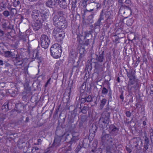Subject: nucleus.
Here are the masks:
<instances>
[{"label": "nucleus", "mask_w": 153, "mask_h": 153, "mask_svg": "<svg viewBox=\"0 0 153 153\" xmlns=\"http://www.w3.org/2000/svg\"><path fill=\"white\" fill-rule=\"evenodd\" d=\"M31 16L34 22L32 26L33 29L36 31L42 27L43 22L47 21L48 13L47 12H42L38 10H34L32 12Z\"/></svg>", "instance_id": "1"}, {"label": "nucleus", "mask_w": 153, "mask_h": 153, "mask_svg": "<svg viewBox=\"0 0 153 153\" xmlns=\"http://www.w3.org/2000/svg\"><path fill=\"white\" fill-rule=\"evenodd\" d=\"M104 51H103L101 53H99V55L96 54V59L91 57V63H90V68H92V63H95L94 67L97 72L99 73L103 70V66L105 64V58L104 56Z\"/></svg>", "instance_id": "2"}, {"label": "nucleus", "mask_w": 153, "mask_h": 153, "mask_svg": "<svg viewBox=\"0 0 153 153\" xmlns=\"http://www.w3.org/2000/svg\"><path fill=\"white\" fill-rule=\"evenodd\" d=\"M55 134L56 135L55 137L53 142L49 148V149H52V150H55L61 144V141L64 137L65 138V140H66L68 139V137L70 136L68 133L63 134L62 130H56Z\"/></svg>", "instance_id": "3"}, {"label": "nucleus", "mask_w": 153, "mask_h": 153, "mask_svg": "<svg viewBox=\"0 0 153 153\" xmlns=\"http://www.w3.org/2000/svg\"><path fill=\"white\" fill-rule=\"evenodd\" d=\"M104 9H102L100 13L99 18L97 21L94 25H90V28L92 33L94 32L96 34L100 31V25L101 24V21L104 19Z\"/></svg>", "instance_id": "4"}, {"label": "nucleus", "mask_w": 153, "mask_h": 153, "mask_svg": "<svg viewBox=\"0 0 153 153\" xmlns=\"http://www.w3.org/2000/svg\"><path fill=\"white\" fill-rule=\"evenodd\" d=\"M50 51L51 55L55 58H58L61 56L62 50L61 46L57 43L53 45L51 47Z\"/></svg>", "instance_id": "5"}, {"label": "nucleus", "mask_w": 153, "mask_h": 153, "mask_svg": "<svg viewBox=\"0 0 153 153\" xmlns=\"http://www.w3.org/2000/svg\"><path fill=\"white\" fill-rule=\"evenodd\" d=\"M100 138L102 143L105 144L104 146L107 144L111 145L114 143L111 135L109 133H107L105 130L102 131Z\"/></svg>", "instance_id": "6"}, {"label": "nucleus", "mask_w": 153, "mask_h": 153, "mask_svg": "<svg viewBox=\"0 0 153 153\" xmlns=\"http://www.w3.org/2000/svg\"><path fill=\"white\" fill-rule=\"evenodd\" d=\"M29 80L27 79L26 83H25V91L22 93V99L25 101L27 102L29 100L30 97L32 95L31 88L29 86L28 82Z\"/></svg>", "instance_id": "7"}, {"label": "nucleus", "mask_w": 153, "mask_h": 153, "mask_svg": "<svg viewBox=\"0 0 153 153\" xmlns=\"http://www.w3.org/2000/svg\"><path fill=\"white\" fill-rule=\"evenodd\" d=\"M53 35L57 41L61 42L65 36V33L62 30L56 27L54 29L53 32Z\"/></svg>", "instance_id": "8"}, {"label": "nucleus", "mask_w": 153, "mask_h": 153, "mask_svg": "<svg viewBox=\"0 0 153 153\" xmlns=\"http://www.w3.org/2000/svg\"><path fill=\"white\" fill-rule=\"evenodd\" d=\"M116 149V143L114 142L111 145L107 144L104 146L101 149L100 153H114Z\"/></svg>", "instance_id": "9"}, {"label": "nucleus", "mask_w": 153, "mask_h": 153, "mask_svg": "<svg viewBox=\"0 0 153 153\" xmlns=\"http://www.w3.org/2000/svg\"><path fill=\"white\" fill-rule=\"evenodd\" d=\"M50 42L48 36L45 34L42 35L40 38V43L41 46L45 49L47 48Z\"/></svg>", "instance_id": "10"}, {"label": "nucleus", "mask_w": 153, "mask_h": 153, "mask_svg": "<svg viewBox=\"0 0 153 153\" xmlns=\"http://www.w3.org/2000/svg\"><path fill=\"white\" fill-rule=\"evenodd\" d=\"M79 99L81 104H84L90 102L92 101L93 99L91 96L87 93L82 95H80Z\"/></svg>", "instance_id": "11"}, {"label": "nucleus", "mask_w": 153, "mask_h": 153, "mask_svg": "<svg viewBox=\"0 0 153 153\" xmlns=\"http://www.w3.org/2000/svg\"><path fill=\"white\" fill-rule=\"evenodd\" d=\"M119 11L121 13H123L124 16H126V18H127L128 16L131 14V10L128 5H122L120 7Z\"/></svg>", "instance_id": "12"}, {"label": "nucleus", "mask_w": 153, "mask_h": 153, "mask_svg": "<svg viewBox=\"0 0 153 153\" xmlns=\"http://www.w3.org/2000/svg\"><path fill=\"white\" fill-rule=\"evenodd\" d=\"M109 133L112 136H115L117 135L119 131V128L118 127L116 126L114 124L109 125V128H107Z\"/></svg>", "instance_id": "13"}, {"label": "nucleus", "mask_w": 153, "mask_h": 153, "mask_svg": "<svg viewBox=\"0 0 153 153\" xmlns=\"http://www.w3.org/2000/svg\"><path fill=\"white\" fill-rule=\"evenodd\" d=\"M105 15L106 18L105 22L109 26L113 23V12L112 10L107 11L105 13Z\"/></svg>", "instance_id": "14"}, {"label": "nucleus", "mask_w": 153, "mask_h": 153, "mask_svg": "<svg viewBox=\"0 0 153 153\" xmlns=\"http://www.w3.org/2000/svg\"><path fill=\"white\" fill-rule=\"evenodd\" d=\"M12 60L13 62L14 65L21 66H22V65L24 61L23 59L21 58L19 55L18 56L16 55V57H13Z\"/></svg>", "instance_id": "15"}, {"label": "nucleus", "mask_w": 153, "mask_h": 153, "mask_svg": "<svg viewBox=\"0 0 153 153\" xmlns=\"http://www.w3.org/2000/svg\"><path fill=\"white\" fill-rule=\"evenodd\" d=\"M134 138L136 139V140L133 142L134 146L137 149L139 150L142 146V141L139 137H135Z\"/></svg>", "instance_id": "16"}, {"label": "nucleus", "mask_w": 153, "mask_h": 153, "mask_svg": "<svg viewBox=\"0 0 153 153\" xmlns=\"http://www.w3.org/2000/svg\"><path fill=\"white\" fill-rule=\"evenodd\" d=\"M79 139V137H76L72 136V137L71 138V140L69 142V144L70 145L68 146L69 148L67 150V151L68 152V153H70L69 152V151H71L72 149V146L74 144H75V143Z\"/></svg>", "instance_id": "17"}, {"label": "nucleus", "mask_w": 153, "mask_h": 153, "mask_svg": "<svg viewBox=\"0 0 153 153\" xmlns=\"http://www.w3.org/2000/svg\"><path fill=\"white\" fill-rule=\"evenodd\" d=\"M64 19V18H62L61 17H58L57 16H54L53 19V25L56 26V27H57Z\"/></svg>", "instance_id": "18"}, {"label": "nucleus", "mask_w": 153, "mask_h": 153, "mask_svg": "<svg viewBox=\"0 0 153 153\" xmlns=\"http://www.w3.org/2000/svg\"><path fill=\"white\" fill-rule=\"evenodd\" d=\"M80 107L79 108V112H81L83 114H85L89 110V107L88 105H85L84 104H81L80 102Z\"/></svg>", "instance_id": "19"}, {"label": "nucleus", "mask_w": 153, "mask_h": 153, "mask_svg": "<svg viewBox=\"0 0 153 153\" xmlns=\"http://www.w3.org/2000/svg\"><path fill=\"white\" fill-rule=\"evenodd\" d=\"M111 113L107 111H104L102 114L100 118L109 123Z\"/></svg>", "instance_id": "20"}, {"label": "nucleus", "mask_w": 153, "mask_h": 153, "mask_svg": "<svg viewBox=\"0 0 153 153\" xmlns=\"http://www.w3.org/2000/svg\"><path fill=\"white\" fill-rule=\"evenodd\" d=\"M109 123L104 120L100 118L98 123V126L100 128L103 129L107 126Z\"/></svg>", "instance_id": "21"}, {"label": "nucleus", "mask_w": 153, "mask_h": 153, "mask_svg": "<svg viewBox=\"0 0 153 153\" xmlns=\"http://www.w3.org/2000/svg\"><path fill=\"white\" fill-rule=\"evenodd\" d=\"M59 0H48L45 3L46 6L50 8H52L57 3Z\"/></svg>", "instance_id": "22"}, {"label": "nucleus", "mask_w": 153, "mask_h": 153, "mask_svg": "<svg viewBox=\"0 0 153 153\" xmlns=\"http://www.w3.org/2000/svg\"><path fill=\"white\" fill-rule=\"evenodd\" d=\"M105 83L107 85V88L105 87H103L102 88L101 93L103 95H106L108 94V91L109 92L110 89L109 88H109H111L110 84L108 81L105 80Z\"/></svg>", "instance_id": "23"}, {"label": "nucleus", "mask_w": 153, "mask_h": 153, "mask_svg": "<svg viewBox=\"0 0 153 153\" xmlns=\"http://www.w3.org/2000/svg\"><path fill=\"white\" fill-rule=\"evenodd\" d=\"M24 106L21 103H19L16 105L15 110L18 113H22L24 111Z\"/></svg>", "instance_id": "24"}, {"label": "nucleus", "mask_w": 153, "mask_h": 153, "mask_svg": "<svg viewBox=\"0 0 153 153\" xmlns=\"http://www.w3.org/2000/svg\"><path fill=\"white\" fill-rule=\"evenodd\" d=\"M58 4L62 9H65L67 8V4L66 0H59Z\"/></svg>", "instance_id": "25"}, {"label": "nucleus", "mask_w": 153, "mask_h": 153, "mask_svg": "<svg viewBox=\"0 0 153 153\" xmlns=\"http://www.w3.org/2000/svg\"><path fill=\"white\" fill-rule=\"evenodd\" d=\"M88 88L86 87V84L83 83L80 88V95H82L87 93Z\"/></svg>", "instance_id": "26"}, {"label": "nucleus", "mask_w": 153, "mask_h": 153, "mask_svg": "<svg viewBox=\"0 0 153 153\" xmlns=\"http://www.w3.org/2000/svg\"><path fill=\"white\" fill-rule=\"evenodd\" d=\"M11 103L9 101H7L2 106V109H5V111H7L8 110L11 109V108L10 107V105H11Z\"/></svg>", "instance_id": "27"}, {"label": "nucleus", "mask_w": 153, "mask_h": 153, "mask_svg": "<svg viewBox=\"0 0 153 153\" xmlns=\"http://www.w3.org/2000/svg\"><path fill=\"white\" fill-rule=\"evenodd\" d=\"M28 67H27L26 66L24 67V74L25 76V83H26L27 79H28L29 80V81L28 82V84H29L30 81V78L29 77V75L28 73Z\"/></svg>", "instance_id": "28"}, {"label": "nucleus", "mask_w": 153, "mask_h": 153, "mask_svg": "<svg viewBox=\"0 0 153 153\" xmlns=\"http://www.w3.org/2000/svg\"><path fill=\"white\" fill-rule=\"evenodd\" d=\"M135 70L133 69H130L129 71H127L126 74L128 78L135 77Z\"/></svg>", "instance_id": "29"}, {"label": "nucleus", "mask_w": 153, "mask_h": 153, "mask_svg": "<svg viewBox=\"0 0 153 153\" xmlns=\"http://www.w3.org/2000/svg\"><path fill=\"white\" fill-rule=\"evenodd\" d=\"M90 141L88 139H85L83 140L80 143L81 144L84 148H88L89 147L90 145Z\"/></svg>", "instance_id": "30"}, {"label": "nucleus", "mask_w": 153, "mask_h": 153, "mask_svg": "<svg viewBox=\"0 0 153 153\" xmlns=\"http://www.w3.org/2000/svg\"><path fill=\"white\" fill-rule=\"evenodd\" d=\"M81 64L77 63V65L73 66L71 70L72 73L74 72L75 73L77 74L79 71V69L81 66Z\"/></svg>", "instance_id": "31"}, {"label": "nucleus", "mask_w": 153, "mask_h": 153, "mask_svg": "<svg viewBox=\"0 0 153 153\" xmlns=\"http://www.w3.org/2000/svg\"><path fill=\"white\" fill-rule=\"evenodd\" d=\"M59 24L57 27L60 28L61 29H65L67 27V24L65 20V19H63V20Z\"/></svg>", "instance_id": "32"}, {"label": "nucleus", "mask_w": 153, "mask_h": 153, "mask_svg": "<svg viewBox=\"0 0 153 153\" xmlns=\"http://www.w3.org/2000/svg\"><path fill=\"white\" fill-rule=\"evenodd\" d=\"M77 124V122H76L75 123H74L68 124L67 126L69 130L70 131H74L75 130Z\"/></svg>", "instance_id": "33"}, {"label": "nucleus", "mask_w": 153, "mask_h": 153, "mask_svg": "<svg viewBox=\"0 0 153 153\" xmlns=\"http://www.w3.org/2000/svg\"><path fill=\"white\" fill-rule=\"evenodd\" d=\"M26 145V144L25 142L20 141L18 142L17 146L19 149H22L24 148Z\"/></svg>", "instance_id": "34"}, {"label": "nucleus", "mask_w": 153, "mask_h": 153, "mask_svg": "<svg viewBox=\"0 0 153 153\" xmlns=\"http://www.w3.org/2000/svg\"><path fill=\"white\" fill-rule=\"evenodd\" d=\"M70 92H69V94L68 95H64L63 97L62 100L65 103H68L70 100V97H69V94Z\"/></svg>", "instance_id": "35"}, {"label": "nucleus", "mask_w": 153, "mask_h": 153, "mask_svg": "<svg viewBox=\"0 0 153 153\" xmlns=\"http://www.w3.org/2000/svg\"><path fill=\"white\" fill-rule=\"evenodd\" d=\"M107 101V100L105 98H103L100 101V108L102 109L105 104Z\"/></svg>", "instance_id": "36"}, {"label": "nucleus", "mask_w": 153, "mask_h": 153, "mask_svg": "<svg viewBox=\"0 0 153 153\" xmlns=\"http://www.w3.org/2000/svg\"><path fill=\"white\" fill-rule=\"evenodd\" d=\"M13 4V6L15 7H20L21 6L20 2L19 0H13V1L12 2V4Z\"/></svg>", "instance_id": "37"}, {"label": "nucleus", "mask_w": 153, "mask_h": 153, "mask_svg": "<svg viewBox=\"0 0 153 153\" xmlns=\"http://www.w3.org/2000/svg\"><path fill=\"white\" fill-rule=\"evenodd\" d=\"M85 56V55L84 54H79V60L77 63H79L81 64L82 62L84 60Z\"/></svg>", "instance_id": "38"}, {"label": "nucleus", "mask_w": 153, "mask_h": 153, "mask_svg": "<svg viewBox=\"0 0 153 153\" xmlns=\"http://www.w3.org/2000/svg\"><path fill=\"white\" fill-rule=\"evenodd\" d=\"M134 19L133 18H130L128 19L126 22V24L128 26L132 25L134 21Z\"/></svg>", "instance_id": "39"}, {"label": "nucleus", "mask_w": 153, "mask_h": 153, "mask_svg": "<svg viewBox=\"0 0 153 153\" xmlns=\"http://www.w3.org/2000/svg\"><path fill=\"white\" fill-rule=\"evenodd\" d=\"M129 80L128 81L129 85H133L135 83L136 81L135 80V77L129 78Z\"/></svg>", "instance_id": "40"}, {"label": "nucleus", "mask_w": 153, "mask_h": 153, "mask_svg": "<svg viewBox=\"0 0 153 153\" xmlns=\"http://www.w3.org/2000/svg\"><path fill=\"white\" fill-rule=\"evenodd\" d=\"M8 92L11 96L13 97H14L17 94V92L16 91L12 90H9Z\"/></svg>", "instance_id": "41"}, {"label": "nucleus", "mask_w": 153, "mask_h": 153, "mask_svg": "<svg viewBox=\"0 0 153 153\" xmlns=\"http://www.w3.org/2000/svg\"><path fill=\"white\" fill-rule=\"evenodd\" d=\"M113 109L111 108V107L109 105V102H108L104 111H107L108 112H111V111Z\"/></svg>", "instance_id": "42"}, {"label": "nucleus", "mask_w": 153, "mask_h": 153, "mask_svg": "<svg viewBox=\"0 0 153 153\" xmlns=\"http://www.w3.org/2000/svg\"><path fill=\"white\" fill-rule=\"evenodd\" d=\"M86 52L85 48L83 46H81L80 47L79 49V54L85 55Z\"/></svg>", "instance_id": "43"}, {"label": "nucleus", "mask_w": 153, "mask_h": 153, "mask_svg": "<svg viewBox=\"0 0 153 153\" xmlns=\"http://www.w3.org/2000/svg\"><path fill=\"white\" fill-rule=\"evenodd\" d=\"M17 10L15 8H11L10 13V14L13 16L17 13Z\"/></svg>", "instance_id": "44"}, {"label": "nucleus", "mask_w": 153, "mask_h": 153, "mask_svg": "<svg viewBox=\"0 0 153 153\" xmlns=\"http://www.w3.org/2000/svg\"><path fill=\"white\" fill-rule=\"evenodd\" d=\"M109 92L108 96V102H111L112 101V91L111 88H109Z\"/></svg>", "instance_id": "45"}, {"label": "nucleus", "mask_w": 153, "mask_h": 153, "mask_svg": "<svg viewBox=\"0 0 153 153\" xmlns=\"http://www.w3.org/2000/svg\"><path fill=\"white\" fill-rule=\"evenodd\" d=\"M77 0H72V9L73 8L74 9L76 7V4L77 2Z\"/></svg>", "instance_id": "46"}, {"label": "nucleus", "mask_w": 153, "mask_h": 153, "mask_svg": "<svg viewBox=\"0 0 153 153\" xmlns=\"http://www.w3.org/2000/svg\"><path fill=\"white\" fill-rule=\"evenodd\" d=\"M91 33H92L91 31H90L89 32H86L85 33V37H84V39H87V37H88L89 36H91V38L92 37V35L91 34Z\"/></svg>", "instance_id": "47"}, {"label": "nucleus", "mask_w": 153, "mask_h": 153, "mask_svg": "<svg viewBox=\"0 0 153 153\" xmlns=\"http://www.w3.org/2000/svg\"><path fill=\"white\" fill-rule=\"evenodd\" d=\"M39 149L36 146H34L32 148V151L31 152L32 153H37V152H37V151H39Z\"/></svg>", "instance_id": "48"}, {"label": "nucleus", "mask_w": 153, "mask_h": 153, "mask_svg": "<svg viewBox=\"0 0 153 153\" xmlns=\"http://www.w3.org/2000/svg\"><path fill=\"white\" fill-rule=\"evenodd\" d=\"M14 25H13L10 24L9 25L7 26V30H10L11 31H13L14 32L15 30L14 29Z\"/></svg>", "instance_id": "49"}, {"label": "nucleus", "mask_w": 153, "mask_h": 153, "mask_svg": "<svg viewBox=\"0 0 153 153\" xmlns=\"http://www.w3.org/2000/svg\"><path fill=\"white\" fill-rule=\"evenodd\" d=\"M63 12L62 11L59 10L58 11L57 14L55 15L54 16H57L58 17H62V18H64L63 16Z\"/></svg>", "instance_id": "50"}, {"label": "nucleus", "mask_w": 153, "mask_h": 153, "mask_svg": "<svg viewBox=\"0 0 153 153\" xmlns=\"http://www.w3.org/2000/svg\"><path fill=\"white\" fill-rule=\"evenodd\" d=\"M11 52L10 51H7L5 53V57H10L12 56Z\"/></svg>", "instance_id": "51"}, {"label": "nucleus", "mask_w": 153, "mask_h": 153, "mask_svg": "<svg viewBox=\"0 0 153 153\" xmlns=\"http://www.w3.org/2000/svg\"><path fill=\"white\" fill-rule=\"evenodd\" d=\"M83 147L81 144V143H79V144L78 145L75 149V151L77 152H78L81 149V148Z\"/></svg>", "instance_id": "52"}, {"label": "nucleus", "mask_w": 153, "mask_h": 153, "mask_svg": "<svg viewBox=\"0 0 153 153\" xmlns=\"http://www.w3.org/2000/svg\"><path fill=\"white\" fill-rule=\"evenodd\" d=\"M75 57V56H69V62H74V61Z\"/></svg>", "instance_id": "53"}, {"label": "nucleus", "mask_w": 153, "mask_h": 153, "mask_svg": "<svg viewBox=\"0 0 153 153\" xmlns=\"http://www.w3.org/2000/svg\"><path fill=\"white\" fill-rule=\"evenodd\" d=\"M74 117H71L70 119H68V124L74 123Z\"/></svg>", "instance_id": "54"}, {"label": "nucleus", "mask_w": 153, "mask_h": 153, "mask_svg": "<svg viewBox=\"0 0 153 153\" xmlns=\"http://www.w3.org/2000/svg\"><path fill=\"white\" fill-rule=\"evenodd\" d=\"M11 31L7 33V38L8 39L12 40L14 36L11 34Z\"/></svg>", "instance_id": "55"}, {"label": "nucleus", "mask_w": 153, "mask_h": 153, "mask_svg": "<svg viewBox=\"0 0 153 153\" xmlns=\"http://www.w3.org/2000/svg\"><path fill=\"white\" fill-rule=\"evenodd\" d=\"M94 3L96 4H97V5H96V7H97V10L99 8H101V4H99V3H97L95 1H93V2H92V3L91 4V5H93Z\"/></svg>", "instance_id": "56"}, {"label": "nucleus", "mask_w": 153, "mask_h": 153, "mask_svg": "<svg viewBox=\"0 0 153 153\" xmlns=\"http://www.w3.org/2000/svg\"><path fill=\"white\" fill-rule=\"evenodd\" d=\"M144 144H149V139L147 137H146L144 138Z\"/></svg>", "instance_id": "57"}, {"label": "nucleus", "mask_w": 153, "mask_h": 153, "mask_svg": "<svg viewBox=\"0 0 153 153\" xmlns=\"http://www.w3.org/2000/svg\"><path fill=\"white\" fill-rule=\"evenodd\" d=\"M77 114L76 107L75 108L72 113V117H75Z\"/></svg>", "instance_id": "58"}, {"label": "nucleus", "mask_w": 153, "mask_h": 153, "mask_svg": "<svg viewBox=\"0 0 153 153\" xmlns=\"http://www.w3.org/2000/svg\"><path fill=\"white\" fill-rule=\"evenodd\" d=\"M10 14V13L7 10H5L4 11L3 13V14L4 16L6 17H8Z\"/></svg>", "instance_id": "59"}, {"label": "nucleus", "mask_w": 153, "mask_h": 153, "mask_svg": "<svg viewBox=\"0 0 153 153\" xmlns=\"http://www.w3.org/2000/svg\"><path fill=\"white\" fill-rule=\"evenodd\" d=\"M0 7L2 8L5 9L6 7V4L5 2H4L3 1L1 2L0 4Z\"/></svg>", "instance_id": "60"}, {"label": "nucleus", "mask_w": 153, "mask_h": 153, "mask_svg": "<svg viewBox=\"0 0 153 153\" xmlns=\"http://www.w3.org/2000/svg\"><path fill=\"white\" fill-rule=\"evenodd\" d=\"M7 23L5 22L2 24L1 26L5 30H7Z\"/></svg>", "instance_id": "61"}, {"label": "nucleus", "mask_w": 153, "mask_h": 153, "mask_svg": "<svg viewBox=\"0 0 153 153\" xmlns=\"http://www.w3.org/2000/svg\"><path fill=\"white\" fill-rule=\"evenodd\" d=\"M149 146V144H144V149H143V151L144 152H146V151L148 149Z\"/></svg>", "instance_id": "62"}, {"label": "nucleus", "mask_w": 153, "mask_h": 153, "mask_svg": "<svg viewBox=\"0 0 153 153\" xmlns=\"http://www.w3.org/2000/svg\"><path fill=\"white\" fill-rule=\"evenodd\" d=\"M135 84L132 87L135 90H137L139 88V85L138 83L136 82Z\"/></svg>", "instance_id": "63"}, {"label": "nucleus", "mask_w": 153, "mask_h": 153, "mask_svg": "<svg viewBox=\"0 0 153 153\" xmlns=\"http://www.w3.org/2000/svg\"><path fill=\"white\" fill-rule=\"evenodd\" d=\"M75 51L73 50H70L69 56H75Z\"/></svg>", "instance_id": "64"}]
</instances>
